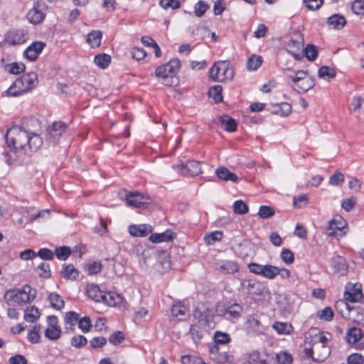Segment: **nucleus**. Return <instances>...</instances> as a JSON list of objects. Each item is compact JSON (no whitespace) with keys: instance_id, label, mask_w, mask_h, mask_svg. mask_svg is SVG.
Masks as SVG:
<instances>
[{"instance_id":"69168bd1","label":"nucleus","mask_w":364,"mask_h":364,"mask_svg":"<svg viewBox=\"0 0 364 364\" xmlns=\"http://www.w3.org/2000/svg\"><path fill=\"white\" fill-rule=\"evenodd\" d=\"M281 258L282 261L287 264H292L294 261V253L289 249H283L281 252Z\"/></svg>"},{"instance_id":"338daca9","label":"nucleus","mask_w":364,"mask_h":364,"mask_svg":"<svg viewBox=\"0 0 364 364\" xmlns=\"http://www.w3.org/2000/svg\"><path fill=\"white\" fill-rule=\"evenodd\" d=\"M277 360L279 364H291L292 363L291 355L287 352L277 353Z\"/></svg>"},{"instance_id":"c03bdc74","label":"nucleus","mask_w":364,"mask_h":364,"mask_svg":"<svg viewBox=\"0 0 364 364\" xmlns=\"http://www.w3.org/2000/svg\"><path fill=\"white\" fill-rule=\"evenodd\" d=\"M242 311V307L239 304L235 303L228 307L225 311V316L227 318H237L240 316Z\"/></svg>"},{"instance_id":"a19ab883","label":"nucleus","mask_w":364,"mask_h":364,"mask_svg":"<svg viewBox=\"0 0 364 364\" xmlns=\"http://www.w3.org/2000/svg\"><path fill=\"white\" fill-rule=\"evenodd\" d=\"M245 285L249 294L259 295L262 293L261 284L256 280L250 279L246 282Z\"/></svg>"},{"instance_id":"bb28decb","label":"nucleus","mask_w":364,"mask_h":364,"mask_svg":"<svg viewBox=\"0 0 364 364\" xmlns=\"http://www.w3.org/2000/svg\"><path fill=\"white\" fill-rule=\"evenodd\" d=\"M215 174L217 177L222 181L237 182L238 180V177L236 174L230 172L228 168L224 166L218 167L215 170Z\"/></svg>"},{"instance_id":"58836bf2","label":"nucleus","mask_w":364,"mask_h":364,"mask_svg":"<svg viewBox=\"0 0 364 364\" xmlns=\"http://www.w3.org/2000/svg\"><path fill=\"white\" fill-rule=\"evenodd\" d=\"M252 245L247 241H244L238 245L236 252L239 257L245 258L250 255Z\"/></svg>"},{"instance_id":"5fc2aeb1","label":"nucleus","mask_w":364,"mask_h":364,"mask_svg":"<svg viewBox=\"0 0 364 364\" xmlns=\"http://www.w3.org/2000/svg\"><path fill=\"white\" fill-rule=\"evenodd\" d=\"M232 208L236 214L245 215L248 212L247 205L241 200L235 201Z\"/></svg>"},{"instance_id":"0eeeda50","label":"nucleus","mask_w":364,"mask_h":364,"mask_svg":"<svg viewBox=\"0 0 364 364\" xmlns=\"http://www.w3.org/2000/svg\"><path fill=\"white\" fill-rule=\"evenodd\" d=\"M233 76L232 68L225 61L215 63L209 70V77L214 81L224 82L231 80Z\"/></svg>"},{"instance_id":"412c9836","label":"nucleus","mask_w":364,"mask_h":364,"mask_svg":"<svg viewBox=\"0 0 364 364\" xmlns=\"http://www.w3.org/2000/svg\"><path fill=\"white\" fill-rule=\"evenodd\" d=\"M363 298V294L360 286L358 284H350L346 287L344 293V299L346 301L358 302Z\"/></svg>"},{"instance_id":"ddd939ff","label":"nucleus","mask_w":364,"mask_h":364,"mask_svg":"<svg viewBox=\"0 0 364 364\" xmlns=\"http://www.w3.org/2000/svg\"><path fill=\"white\" fill-rule=\"evenodd\" d=\"M346 220L341 215H335L328 223V233L329 236L343 237L346 235L344 230L347 228Z\"/></svg>"},{"instance_id":"6e6552de","label":"nucleus","mask_w":364,"mask_h":364,"mask_svg":"<svg viewBox=\"0 0 364 364\" xmlns=\"http://www.w3.org/2000/svg\"><path fill=\"white\" fill-rule=\"evenodd\" d=\"M180 62L178 59L171 60L168 63L158 67L156 69L155 75L157 77L162 79H169L171 82H165L166 85H171L173 84V77L176 74Z\"/></svg>"},{"instance_id":"20e7f679","label":"nucleus","mask_w":364,"mask_h":364,"mask_svg":"<svg viewBox=\"0 0 364 364\" xmlns=\"http://www.w3.org/2000/svg\"><path fill=\"white\" fill-rule=\"evenodd\" d=\"M36 296V290L28 285H25L21 289L6 291L4 299L9 306H15L30 303L34 300Z\"/></svg>"},{"instance_id":"603ef678","label":"nucleus","mask_w":364,"mask_h":364,"mask_svg":"<svg viewBox=\"0 0 364 364\" xmlns=\"http://www.w3.org/2000/svg\"><path fill=\"white\" fill-rule=\"evenodd\" d=\"M94 62L97 66L105 68L110 62V56L107 54L97 55L94 58Z\"/></svg>"},{"instance_id":"a878e982","label":"nucleus","mask_w":364,"mask_h":364,"mask_svg":"<svg viewBox=\"0 0 364 364\" xmlns=\"http://www.w3.org/2000/svg\"><path fill=\"white\" fill-rule=\"evenodd\" d=\"M87 294L89 298L94 300L96 302H102L103 300V293L100 287L94 284H89L87 286Z\"/></svg>"},{"instance_id":"37998d69","label":"nucleus","mask_w":364,"mask_h":364,"mask_svg":"<svg viewBox=\"0 0 364 364\" xmlns=\"http://www.w3.org/2000/svg\"><path fill=\"white\" fill-rule=\"evenodd\" d=\"M48 299L53 308L57 310H60L63 308L64 301L60 295L53 293L50 294Z\"/></svg>"},{"instance_id":"c9c22d12","label":"nucleus","mask_w":364,"mask_h":364,"mask_svg":"<svg viewBox=\"0 0 364 364\" xmlns=\"http://www.w3.org/2000/svg\"><path fill=\"white\" fill-rule=\"evenodd\" d=\"M79 319V315L75 311H69L65 315V328L66 330H73V326Z\"/></svg>"},{"instance_id":"09e8293b","label":"nucleus","mask_w":364,"mask_h":364,"mask_svg":"<svg viewBox=\"0 0 364 364\" xmlns=\"http://www.w3.org/2000/svg\"><path fill=\"white\" fill-rule=\"evenodd\" d=\"M362 337V331L360 328H352L350 329L348 336H347V341L349 343H355L358 341Z\"/></svg>"},{"instance_id":"49530a36","label":"nucleus","mask_w":364,"mask_h":364,"mask_svg":"<svg viewBox=\"0 0 364 364\" xmlns=\"http://www.w3.org/2000/svg\"><path fill=\"white\" fill-rule=\"evenodd\" d=\"M222 87L220 85H215L210 88L208 95L215 102L218 103L223 101Z\"/></svg>"},{"instance_id":"3c124183","label":"nucleus","mask_w":364,"mask_h":364,"mask_svg":"<svg viewBox=\"0 0 364 364\" xmlns=\"http://www.w3.org/2000/svg\"><path fill=\"white\" fill-rule=\"evenodd\" d=\"M223 238V232L220 231H215L207 234L204 237L205 243L208 245H213L217 241H220Z\"/></svg>"},{"instance_id":"2f4dec72","label":"nucleus","mask_w":364,"mask_h":364,"mask_svg":"<svg viewBox=\"0 0 364 364\" xmlns=\"http://www.w3.org/2000/svg\"><path fill=\"white\" fill-rule=\"evenodd\" d=\"M341 304L346 306V308L348 311V315H346V316H347L348 318V319L351 320L353 322L358 323L363 321V315L359 314L357 309H355L354 307H350L349 305L346 302L342 301Z\"/></svg>"},{"instance_id":"de8ad7c7","label":"nucleus","mask_w":364,"mask_h":364,"mask_svg":"<svg viewBox=\"0 0 364 364\" xmlns=\"http://www.w3.org/2000/svg\"><path fill=\"white\" fill-rule=\"evenodd\" d=\"M40 331V325H35L28 331V339L31 343H37L39 342L41 338L39 334Z\"/></svg>"},{"instance_id":"423d86ee","label":"nucleus","mask_w":364,"mask_h":364,"mask_svg":"<svg viewBox=\"0 0 364 364\" xmlns=\"http://www.w3.org/2000/svg\"><path fill=\"white\" fill-rule=\"evenodd\" d=\"M134 253L139 257L141 269L149 273H154V267L160 252L152 248H144L142 245L135 247Z\"/></svg>"},{"instance_id":"f03ea898","label":"nucleus","mask_w":364,"mask_h":364,"mask_svg":"<svg viewBox=\"0 0 364 364\" xmlns=\"http://www.w3.org/2000/svg\"><path fill=\"white\" fill-rule=\"evenodd\" d=\"M213 318V314L206 305L198 304L194 311V323L191 324L189 334L194 343H197L203 338V331L209 326L210 322Z\"/></svg>"},{"instance_id":"aec40b11","label":"nucleus","mask_w":364,"mask_h":364,"mask_svg":"<svg viewBox=\"0 0 364 364\" xmlns=\"http://www.w3.org/2000/svg\"><path fill=\"white\" fill-rule=\"evenodd\" d=\"M287 50L296 60H300L304 57V45L300 39L289 40L287 44Z\"/></svg>"},{"instance_id":"13d9d810","label":"nucleus","mask_w":364,"mask_h":364,"mask_svg":"<svg viewBox=\"0 0 364 364\" xmlns=\"http://www.w3.org/2000/svg\"><path fill=\"white\" fill-rule=\"evenodd\" d=\"M304 55L309 60H314L318 55V50L315 46L308 45L304 48Z\"/></svg>"},{"instance_id":"4468645a","label":"nucleus","mask_w":364,"mask_h":364,"mask_svg":"<svg viewBox=\"0 0 364 364\" xmlns=\"http://www.w3.org/2000/svg\"><path fill=\"white\" fill-rule=\"evenodd\" d=\"M48 327L45 330V336L50 341H56L61 336V328L55 316H49L47 318Z\"/></svg>"},{"instance_id":"864d4df0","label":"nucleus","mask_w":364,"mask_h":364,"mask_svg":"<svg viewBox=\"0 0 364 364\" xmlns=\"http://www.w3.org/2000/svg\"><path fill=\"white\" fill-rule=\"evenodd\" d=\"M364 108V99L360 97H354L350 104L349 109L351 112H358Z\"/></svg>"},{"instance_id":"e2e57ef3","label":"nucleus","mask_w":364,"mask_h":364,"mask_svg":"<svg viewBox=\"0 0 364 364\" xmlns=\"http://www.w3.org/2000/svg\"><path fill=\"white\" fill-rule=\"evenodd\" d=\"M71 251L69 247L63 246L60 247H57L55 250V254L58 259L60 260L66 259L68 256L70 255Z\"/></svg>"},{"instance_id":"9d476101","label":"nucleus","mask_w":364,"mask_h":364,"mask_svg":"<svg viewBox=\"0 0 364 364\" xmlns=\"http://www.w3.org/2000/svg\"><path fill=\"white\" fill-rule=\"evenodd\" d=\"M48 6L43 1H38L27 14V18L31 23L38 24L43 21Z\"/></svg>"},{"instance_id":"39448f33","label":"nucleus","mask_w":364,"mask_h":364,"mask_svg":"<svg viewBox=\"0 0 364 364\" xmlns=\"http://www.w3.org/2000/svg\"><path fill=\"white\" fill-rule=\"evenodd\" d=\"M289 69H285L286 77L293 90L298 92H306L314 86V80L308 75L307 72L299 70L295 73H290Z\"/></svg>"},{"instance_id":"2eb2a0df","label":"nucleus","mask_w":364,"mask_h":364,"mask_svg":"<svg viewBox=\"0 0 364 364\" xmlns=\"http://www.w3.org/2000/svg\"><path fill=\"white\" fill-rule=\"evenodd\" d=\"M149 199V196L139 192H129L125 196L127 205L137 208H146L147 203L145 200Z\"/></svg>"},{"instance_id":"f3484780","label":"nucleus","mask_w":364,"mask_h":364,"mask_svg":"<svg viewBox=\"0 0 364 364\" xmlns=\"http://www.w3.org/2000/svg\"><path fill=\"white\" fill-rule=\"evenodd\" d=\"M246 327L249 332L256 335H263L266 331V327L262 324L257 315H251L247 317Z\"/></svg>"},{"instance_id":"8fccbe9b","label":"nucleus","mask_w":364,"mask_h":364,"mask_svg":"<svg viewBox=\"0 0 364 364\" xmlns=\"http://www.w3.org/2000/svg\"><path fill=\"white\" fill-rule=\"evenodd\" d=\"M212 360L216 364L232 363L233 361L232 356L228 355L226 352L218 353L214 356Z\"/></svg>"},{"instance_id":"b1692460","label":"nucleus","mask_w":364,"mask_h":364,"mask_svg":"<svg viewBox=\"0 0 364 364\" xmlns=\"http://www.w3.org/2000/svg\"><path fill=\"white\" fill-rule=\"evenodd\" d=\"M331 266L335 272L344 275L348 272V264L346 259L340 255H335L331 258Z\"/></svg>"},{"instance_id":"f257e3e1","label":"nucleus","mask_w":364,"mask_h":364,"mask_svg":"<svg viewBox=\"0 0 364 364\" xmlns=\"http://www.w3.org/2000/svg\"><path fill=\"white\" fill-rule=\"evenodd\" d=\"M25 128L13 127L6 133V143L11 149L19 154H24L27 150L36 151L43 144L39 136L40 122L35 118L25 122Z\"/></svg>"},{"instance_id":"e433bc0d","label":"nucleus","mask_w":364,"mask_h":364,"mask_svg":"<svg viewBox=\"0 0 364 364\" xmlns=\"http://www.w3.org/2000/svg\"><path fill=\"white\" fill-rule=\"evenodd\" d=\"M262 63V58L260 55H252L247 60V68L248 70L254 71L257 70Z\"/></svg>"},{"instance_id":"cd10ccee","label":"nucleus","mask_w":364,"mask_h":364,"mask_svg":"<svg viewBox=\"0 0 364 364\" xmlns=\"http://www.w3.org/2000/svg\"><path fill=\"white\" fill-rule=\"evenodd\" d=\"M175 237L174 233L171 230H166L161 233H154L149 237V240L154 243L171 241Z\"/></svg>"},{"instance_id":"7c9ffc66","label":"nucleus","mask_w":364,"mask_h":364,"mask_svg":"<svg viewBox=\"0 0 364 364\" xmlns=\"http://www.w3.org/2000/svg\"><path fill=\"white\" fill-rule=\"evenodd\" d=\"M328 23L334 29H341L346 23L345 18L339 14H333L328 18Z\"/></svg>"},{"instance_id":"bf43d9fd","label":"nucleus","mask_w":364,"mask_h":364,"mask_svg":"<svg viewBox=\"0 0 364 364\" xmlns=\"http://www.w3.org/2000/svg\"><path fill=\"white\" fill-rule=\"evenodd\" d=\"M215 343L218 344H227L230 342V337L226 333L216 331L214 334Z\"/></svg>"},{"instance_id":"5701e85b","label":"nucleus","mask_w":364,"mask_h":364,"mask_svg":"<svg viewBox=\"0 0 364 364\" xmlns=\"http://www.w3.org/2000/svg\"><path fill=\"white\" fill-rule=\"evenodd\" d=\"M245 364H268L267 355L255 350L246 355Z\"/></svg>"},{"instance_id":"6ab92c4d","label":"nucleus","mask_w":364,"mask_h":364,"mask_svg":"<svg viewBox=\"0 0 364 364\" xmlns=\"http://www.w3.org/2000/svg\"><path fill=\"white\" fill-rule=\"evenodd\" d=\"M28 38V33L23 30H12L6 35V41L11 45H18L25 43Z\"/></svg>"},{"instance_id":"0e129e2a","label":"nucleus","mask_w":364,"mask_h":364,"mask_svg":"<svg viewBox=\"0 0 364 364\" xmlns=\"http://www.w3.org/2000/svg\"><path fill=\"white\" fill-rule=\"evenodd\" d=\"M278 267L272 264H267L264 273L263 274V277L273 279L277 276L278 273Z\"/></svg>"},{"instance_id":"9b49d317","label":"nucleus","mask_w":364,"mask_h":364,"mask_svg":"<svg viewBox=\"0 0 364 364\" xmlns=\"http://www.w3.org/2000/svg\"><path fill=\"white\" fill-rule=\"evenodd\" d=\"M172 168L180 174L186 176H197L202 173L200 162L193 160L188 161L186 164L173 165Z\"/></svg>"},{"instance_id":"c756f323","label":"nucleus","mask_w":364,"mask_h":364,"mask_svg":"<svg viewBox=\"0 0 364 364\" xmlns=\"http://www.w3.org/2000/svg\"><path fill=\"white\" fill-rule=\"evenodd\" d=\"M272 112L281 117H287L291 113V106L287 102H282L273 106Z\"/></svg>"},{"instance_id":"393cba45","label":"nucleus","mask_w":364,"mask_h":364,"mask_svg":"<svg viewBox=\"0 0 364 364\" xmlns=\"http://www.w3.org/2000/svg\"><path fill=\"white\" fill-rule=\"evenodd\" d=\"M151 231V226L146 224L132 225L129 227V232L134 237H145Z\"/></svg>"},{"instance_id":"052dcab7","label":"nucleus","mask_w":364,"mask_h":364,"mask_svg":"<svg viewBox=\"0 0 364 364\" xmlns=\"http://www.w3.org/2000/svg\"><path fill=\"white\" fill-rule=\"evenodd\" d=\"M317 316L325 321H331L333 318V311L331 307H326L317 312Z\"/></svg>"},{"instance_id":"dca6fc26","label":"nucleus","mask_w":364,"mask_h":364,"mask_svg":"<svg viewBox=\"0 0 364 364\" xmlns=\"http://www.w3.org/2000/svg\"><path fill=\"white\" fill-rule=\"evenodd\" d=\"M215 268L223 274H234L239 271L238 264L233 260L215 259Z\"/></svg>"},{"instance_id":"4be33fe9","label":"nucleus","mask_w":364,"mask_h":364,"mask_svg":"<svg viewBox=\"0 0 364 364\" xmlns=\"http://www.w3.org/2000/svg\"><path fill=\"white\" fill-rule=\"evenodd\" d=\"M171 268V262L168 255L161 252L157 256V259L154 267V272L164 273Z\"/></svg>"},{"instance_id":"4d7b16f0","label":"nucleus","mask_w":364,"mask_h":364,"mask_svg":"<svg viewBox=\"0 0 364 364\" xmlns=\"http://www.w3.org/2000/svg\"><path fill=\"white\" fill-rule=\"evenodd\" d=\"M274 213L275 211L273 208L268 205H261L259 209L258 215L260 218L266 219L273 216Z\"/></svg>"},{"instance_id":"1a4fd4ad","label":"nucleus","mask_w":364,"mask_h":364,"mask_svg":"<svg viewBox=\"0 0 364 364\" xmlns=\"http://www.w3.org/2000/svg\"><path fill=\"white\" fill-rule=\"evenodd\" d=\"M38 84V76L36 73H29L22 75L14 81V87L18 89V93H25Z\"/></svg>"},{"instance_id":"4c0bfd02","label":"nucleus","mask_w":364,"mask_h":364,"mask_svg":"<svg viewBox=\"0 0 364 364\" xmlns=\"http://www.w3.org/2000/svg\"><path fill=\"white\" fill-rule=\"evenodd\" d=\"M41 314L37 308L31 306L25 311L24 318L28 322H36L40 318Z\"/></svg>"},{"instance_id":"680f3d73","label":"nucleus","mask_w":364,"mask_h":364,"mask_svg":"<svg viewBox=\"0 0 364 364\" xmlns=\"http://www.w3.org/2000/svg\"><path fill=\"white\" fill-rule=\"evenodd\" d=\"M351 10L356 15H364V1H353L351 4Z\"/></svg>"},{"instance_id":"79ce46f5","label":"nucleus","mask_w":364,"mask_h":364,"mask_svg":"<svg viewBox=\"0 0 364 364\" xmlns=\"http://www.w3.org/2000/svg\"><path fill=\"white\" fill-rule=\"evenodd\" d=\"M272 327L279 334L282 335L289 334L293 329L291 324L283 322H275Z\"/></svg>"},{"instance_id":"473e14b6","label":"nucleus","mask_w":364,"mask_h":364,"mask_svg":"<svg viewBox=\"0 0 364 364\" xmlns=\"http://www.w3.org/2000/svg\"><path fill=\"white\" fill-rule=\"evenodd\" d=\"M220 122L223 129L228 132H235L237 129V123L231 117L224 115L220 117Z\"/></svg>"},{"instance_id":"f704fd0d","label":"nucleus","mask_w":364,"mask_h":364,"mask_svg":"<svg viewBox=\"0 0 364 364\" xmlns=\"http://www.w3.org/2000/svg\"><path fill=\"white\" fill-rule=\"evenodd\" d=\"M61 274L66 279H75L78 277L79 272L73 264H68L63 266Z\"/></svg>"},{"instance_id":"a18cd8bd","label":"nucleus","mask_w":364,"mask_h":364,"mask_svg":"<svg viewBox=\"0 0 364 364\" xmlns=\"http://www.w3.org/2000/svg\"><path fill=\"white\" fill-rule=\"evenodd\" d=\"M336 72L334 68L328 66H322L318 71V76L320 78H333L336 77Z\"/></svg>"},{"instance_id":"ea45409f","label":"nucleus","mask_w":364,"mask_h":364,"mask_svg":"<svg viewBox=\"0 0 364 364\" xmlns=\"http://www.w3.org/2000/svg\"><path fill=\"white\" fill-rule=\"evenodd\" d=\"M4 69L9 73L18 75L24 71L25 65L22 63L14 62L12 63L6 64L4 67Z\"/></svg>"},{"instance_id":"f8f14e48","label":"nucleus","mask_w":364,"mask_h":364,"mask_svg":"<svg viewBox=\"0 0 364 364\" xmlns=\"http://www.w3.org/2000/svg\"><path fill=\"white\" fill-rule=\"evenodd\" d=\"M67 129V124L62 122H55L47 129L46 141L49 144H55Z\"/></svg>"},{"instance_id":"6e6d98bb","label":"nucleus","mask_w":364,"mask_h":364,"mask_svg":"<svg viewBox=\"0 0 364 364\" xmlns=\"http://www.w3.org/2000/svg\"><path fill=\"white\" fill-rule=\"evenodd\" d=\"M267 266V264L263 265L252 262L248 264V269L251 273L263 277Z\"/></svg>"},{"instance_id":"7ed1b4c3","label":"nucleus","mask_w":364,"mask_h":364,"mask_svg":"<svg viewBox=\"0 0 364 364\" xmlns=\"http://www.w3.org/2000/svg\"><path fill=\"white\" fill-rule=\"evenodd\" d=\"M328 338L323 333L316 334L311 341V346L304 348L305 355L315 362L326 360L331 354Z\"/></svg>"},{"instance_id":"c85d7f7f","label":"nucleus","mask_w":364,"mask_h":364,"mask_svg":"<svg viewBox=\"0 0 364 364\" xmlns=\"http://www.w3.org/2000/svg\"><path fill=\"white\" fill-rule=\"evenodd\" d=\"M109 306H114L123 302V297L120 294L112 292L105 293L102 301Z\"/></svg>"},{"instance_id":"774afa93","label":"nucleus","mask_w":364,"mask_h":364,"mask_svg":"<svg viewBox=\"0 0 364 364\" xmlns=\"http://www.w3.org/2000/svg\"><path fill=\"white\" fill-rule=\"evenodd\" d=\"M348 364H363L364 358L361 354L353 353L347 358Z\"/></svg>"},{"instance_id":"72a5a7b5","label":"nucleus","mask_w":364,"mask_h":364,"mask_svg":"<svg viewBox=\"0 0 364 364\" xmlns=\"http://www.w3.org/2000/svg\"><path fill=\"white\" fill-rule=\"evenodd\" d=\"M102 41V33L99 31H93L87 36V41L92 48H97L100 46Z\"/></svg>"},{"instance_id":"a211bd4d","label":"nucleus","mask_w":364,"mask_h":364,"mask_svg":"<svg viewBox=\"0 0 364 364\" xmlns=\"http://www.w3.org/2000/svg\"><path fill=\"white\" fill-rule=\"evenodd\" d=\"M45 47V43L42 41H35L24 51V57L30 61H35Z\"/></svg>"}]
</instances>
